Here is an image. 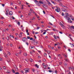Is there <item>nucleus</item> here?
Segmentation results:
<instances>
[{
    "instance_id": "obj_19",
    "label": "nucleus",
    "mask_w": 74,
    "mask_h": 74,
    "mask_svg": "<svg viewBox=\"0 0 74 74\" xmlns=\"http://www.w3.org/2000/svg\"><path fill=\"white\" fill-rule=\"evenodd\" d=\"M29 72V69H27L26 70H25V73H28Z\"/></svg>"
},
{
    "instance_id": "obj_26",
    "label": "nucleus",
    "mask_w": 74,
    "mask_h": 74,
    "mask_svg": "<svg viewBox=\"0 0 74 74\" xmlns=\"http://www.w3.org/2000/svg\"><path fill=\"white\" fill-rule=\"evenodd\" d=\"M4 55L5 58H7V55H6V54L5 53H4Z\"/></svg>"
},
{
    "instance_id": "obj_9",
    "label": "nucleus",
    "mask_w": 74,
    "mask_h": 74,
    "mask_svg": "<svg viewBox=\"0 0 74 74\" xmlns=\"http://www.w3.org/2000/svg\"><path fill=\"white\" fill-rule=\"evenodd\" d=\"M61 9L62 11H64V12H65L67 11V10L64 8H61Z\"/></svg>"
},
{
    "instance_id": "obj_32",
    "label": "nucleus",
    "mask_w": 74,
    "mask_h": 74,
    "mask_svg": "<svg viewBox=\"0 0 74 74\" xmlns=\"http://www.w3.org/2000/svg\"><path fill=\"white\" fill-rule=\"evenodd\" d=\"M71 28L73 29H74V27L73 26H71Z\"/></svg>"
},
{
    "instance_id": "obj_3",
    "label": "nucleus",
    "mask_w": 74,
    "mask_h": 74,
    "mask_svg": "<svg viewBox=\"0 0 74 74\" xmlns=\"http://www.w3.org/2000/svg\"><path fill=\"white\" fill-rule=\"evenodd\" d=\"M46 1L48 3L49 5L50 6H52V4H51V3H50L49 1L47 0H46Z\"/></svg>"
},
{
    "instance_id": "obj_60",
    "label": "nucleus",
    "mask_w": 74,
    "mask_h": 74,
    "mask_svg": "<svg viewBox=\"0 0 74 74\" xmlns=\"http://www.w3.org/2000/svg\"><path fill=\"white\" fill-rule=\"evenodd\" d=\"M48 69H49V70H51V68H50V67H48Z\"/></svg>"
},
{
    "instance_id": "obj_45",
    "label": "nucleus",
    "mask_w": 74,
    "mask_h": 74,
    "mask_svg": "<svg viewBox=\"0 0 74 74\" xmlns=\"http://www.w3.org/2000/svg\"><path fill=\"white\" fill-rule=\"evenodd\" d=\"M38 58L39 59H41V56H38Z\"/></svg>"
},
{
    "instance_id": "obj_47",
    "label": "nucleus",
    "mask_w": 74,
    "mask_h": 74,
    "mask_svg": "<svg viewBox=\"0 0 74 74\" xmlns=\"http://www.w3.org/2000/svg\"><path fill=\"white\" fill-rule=\"evenodd\" d=\"M30 40H33V38H31L30 39Z\"/></svg>"
},
{
    "instance_id": "obj_11",
    "label": "nucleus",
    "mask_w": 74,
    "mask_h": 74,
    "mask_svg": "<svg viewBox=\"0 0 74 74\" xmlns=\"http://www.w3.org/2000/svg\"><path fill=\"white\" fill-rule=\"evenodd\" d=\"M69 70H74V68L73 67L71 68V67H69Z\"/></svg>"
},
{
    "instance_id": "obj_63",
    "label": "nucleus",
    "mask_w": 74,
    "mask_h": 74,
    "mask_svg": "<svg viewBox=\"0 0 74 74\" xmlns=\"http://www.w3.org/2000/svg\"><path fill=\"white\" fill-rule=\"evenodd\" d=\"M2 6L3 7H4V4H2Z\"/></svg>"
},
{
    "instance_id": "obj_24",
    "label": "nucleus",
    "mask_w": 74,
    "mask_h": 74,
    "mask_svg": "<svg viewBox=\"0 0 74 74\" xmlns=\"http://www.w3.org/2000/svg\"><path fill=\"white\" fill-rule=\"evenodd\" d=\"M5 10L6 11H9V10H8V8H6L5 9Z\"/></svg>"
},
{
    "instance_id": "obj_64",
    "label": "nucleus",
    "mask_w": 74,
    "mask_h": 74,
    "mask_svg": "<svg viewBox=\"0 0 74 74\" xmlns=\"http://www.w3.org/2000/svg\"><path fill=\"white\" fill-rule=\"evenodd\" d=\"M48 47H49V48H51V46H50V45H49L48 46Z\"/></svg>"
},
{
    "instance_id": "obj_25",
    "label": "nucleus",
    "mask_w": 74,
    "mask_h": 74,
    "mask_svg": "<svg viewBox=\"0 0 74 74\" xmlns=\"http://www.w3.org/2000/svg\"><path fill=\"white\" fill-rule=\"evenodd\" d=\"M24 55L25 56H27V53H24Z\"/></svg>"
},
{
    "instance_id": "obj_34",
    "label": "nucleus",
    "mask_w": 74,
    "mask_h": 74,
    "mask_svg": "<svg viewBox=\"0 0 74 74\" xmlns=\"http://www.w3.org/2000/svg\"><path fill=\"white\" fill-rule=\"evenodd\" d=\"M68 27H69V28H70V29H71V27L70 26V25H68Z\"/></svg>"
},
{
    "instance_id": "obj_35",
    "label": "nucleus",
    "mask_w": 74,
    "mask_h": 74,
    "mask_svg": "<svg viewBox=\"0 0 74 74\" xmlns=\"http://www.w3.org/2000/svg\"><path fill=\"white\" fill-rule=\"evenodd\" d=\"M64 13H63V12H62V16H64Z\"/></svg>"
},
{
    "instance_id": "obj_50",
    "label": "nucleus",
    "mask_w": 74,
    "mask_h": 74,
    "mask_svg": "<svg viewBox=\"0 0 74 74\" xmlns=\"http://www.w3.org/2000/svg\"><path fill=\"white\" fill-rule=\"evenodd\" d=\"M7 61L8 62H10V60H9V59H8L7 60Z\"/></svg>"
},
{
    "instance_id": "obj_4",
    "label": "nucleus",
    "mask_w": 74,
    "mask_h": 74,
    "mask_svg": "<svg viewBox=\"0 0 74 74\" xmlns=\"http://www.w3.org/2000/svg\"><path fill=\"white\" fill-rule=\"evenodd\" d=\"M69 17L70 18H71L72 20V21H74V18H73V17L72 16H71V15H69Z\"/></svg>"
},
{
    "instance_id": "obj_8",
    "label": "nucleus",
    "mask_w": 74,
    "mask_h": 74,
    "mask_svg": "<svg viewBox=\"0 0 74 74\" xmlns=\"http://www.w3.org/2000/svg\"><path fill=\"white\" fill-rule=\"evenodd\" d=\"M9 15H12L13 14L12 12V11H10V12L9 13Z\"/></svg>"
},
{
    "instance_id": "obj_20",
    "label": "nucleus",
    "mask_w": 74,
    "mask_h": 74,
    "mask_svg": "<svg viewBox=\"0 0 74 74\" xmlns=\"http://www.w3.org/2000/svg\"><path fill=\"white\" fill-rule=\"evenodd\" d=\"M30 61L31 62H33V59L32 58H30Z\"/></svg>"
},
{
    "instance_id": "obj_48",
    "label": "nucleus",
    "mask_w": 74,
    "mask_h": 74,
    "mask_svg": "<svg viewBox=\"0 0 74 74\" xmlns=\"http://www.w3.org/2000/svg\"><path fill=\"white\" fill-rule=\"evenodd\" d=\"M64 65H65V66H67V64L66 63H65L64 64Z\"/></svg>"
},
{
    "instance_id": "obj_5",
    "label": "nucleus",
    "mask_w": 74,
    "mask_h": 74,
    "mask_svg": "<svg viewBox=\"0 0 74 74\" xmlns=\"http://www.w3.org/2000/svg\"><path fill=\"white\" fill-rule=\"evenodd\" d=\"M38 43V41H36L34 42V45H36Z\"/></svg>"
},
{
    "instance_id": "obj_52",
    "label": "nucleus",
    "mask_w": 74,
    "mask_h": 74,
    "mask_svg": "<svg viewBox=\"0 0 74 74\" xmlns=\"http://www.w3.org/2000/svg\"><path fill=\"white\" fill-rule=\"evenodd\" d=\"M0 49H3V47L1 46L0 47Z\"/></svg>"
},
{
    "instance_id": "obj_36",
    "label": "nucleus",
    "mask_w": 74,
    "mask_h": 74,
    "mask_svg": "<svg viewBox=\"0 0 74 74\" xmlns=\"http://www.w3.org/2000/svg\"><path fill=\"white\" fill-rule=\"evenodd\" d=\"M64 56H65V58H67V55H66V54H64Z\"/></svg>"
},
{
    "instance_id": "obj_28",
    "label": "nucleus",
    "mask_w": 74,
    "mask_h": 74,
    "mask_svg": "<svg viewBox=\"0 0 74 74\" xmlns=\"http://www.w3.org/2000/svg\"><path fill=\"white\" fill-rule=\"evenodd\" d=\"M69 37L70 38V39L72 41H74V40H73L71 37H69Z\"/></svg>"
},
{
    "instance_id": "obj_12",
    "label": "nucleus",
    "mask_w": 74,
    "mask_h": 74,
    "mask_svg": "<svg viewBox=\"0 0 74 74\" xmlns=\"http://www.w3.org/2000/svg\"><path fill=\"white\" fill-rule=\"evenodd\" d=\"M23 34V33H21L20 34H19V36L20 38L21 37H22V34Z\"/></svg>"
},
{
    "instance_id": "obj_58",
    "label": "nucleus",
    "mask_w": 74,
    "mask_h": 74,
    "mask_svg": "<svg viewBox=\"0 0 74 74\" xmlns=\"http://www.w3.org/2000/svg\"><path fill=\"white\" fill-rule=\"evenodd\" d=\"M28 30L27 29L26 30V33H28Z\"/></svg>"
},
{
    "instance_id": "obj_41",
    "label": "nucleus",
    "mask_w": 74,
    "mask_h": 74,
    "mask_svg": "<svg viewBox=\"0 0 74 74\" xmlns=\"http://www.w3.org/2000/svg\"><path fill=\"white\" fill-rule=\"evenodd\" d=\"M49 24H50V25H52V23H51V22H49Z\"/></svg>"
},
{
    "instance_id": "obj_51",
    "label": "nucleus",
    "mask_w": 74,
    "mask_h": 74,
    "mask_svg": "<svg viewBox=\"0 0 74 74\" xmlns=\"http://www.w3.org/2000/svg\"><path fill=\"white\" fill-rule=\"evenodd\" d=\"M41 23H44V21H41Z\"/></svg>"
},
{
    "instance_id": "obj_21",
    "label": "nucleus",
    "mask_w": 74,
    "mask_h": 74,
    "mask_svg": "<svg viewBox=\"0 0 74 74\" xmlns=\"http://www.w3.org/2000/svg\"><path fill=\"white\" fill-rule=\"evenodd\" d=\"M56 1L57 2H59L60 1H61V0H54Z\"/></svg>"
},
{
    "instance_id": "obj_23",
    "label": "nucleus",
    "mask_w": 74,
    "mask_h": 74,
    "mask_svg": "<svg viewBox=\"0 0 74 74\" xmlns=\"http://www.w3.org/2000/svg\"><path fill=\"white\" fill-rule=\"evenodd\" d=\"M6 11V13H5V14L6 15H8V12H9V11Z\"/></svg>"
},
{
    "instance_id": "obj_6",
    "label": "nucleus",
    "mask_w": 74,
    "mask_h": 74,
    "mask_svg": "<svg viewBox=\"0 0 74 74\" xmlns=\"http://www.w3.org/2000/svg\"><path fill=\"white\" fill-rule=\"evenodd\" d=\"M60 5L61 6H62V7H63H63H65V8H66V9H67V8H67V6H65L64 5H62V4Z\"/></svg>"
},
{
    "instance_id": "obj_54",
    "label": "nucleus",
    "mask_w": 74,
    "mask_h": 74,
    "mask_svg": "<svg viewBox=\"0 0 74 74\" xmlns=\"http://www.w3.org/2000/svg\"><path fill=\"white\" fill-rule=\"evenodd\" d=\"M32 71L33 72H34V69H32Z\"/></svg>"
},
{
    "instance_id": "obj_1",
    "label": "nucleus",
    "mask_w": 74,
    "mask_h": 74,
    "mask_svg": "<svg viewBox=\"0 0 74 74\" xmlns=\"http://www.w3.org/2000/svg\"><path fill=\"white\" fill-rule=\"evenodd\" d=\"M66 19L68 20V22L69 23H72V21L70 20V18L69 17H67L66 18Z\"/></svg>"
},
{
    "instance_id": "obj_56",
    "label": "nucleus",
    "mask_w": 74,
    "mask_h": 74,
    "mask_svg": "<svg viewBox=\"0 0 74 74\" xmlns=\"http://www.w3.org/2000/svg\"><path fill=\"white\" fill-rule=\"evenodd\" d=\"M6 73H8V74H10V72H8L7 71V72H6Z\"/></svg>"
},
{
    "instance_id": "obj_53",
    "label": "nucleus",
    "mask_w": 74,
    "mask_h": 74,
    "mask_svg": "<svg viewBox=\"0 0 74 74\" xmlns=\"http://www.w3.org/2000/svg\"><path fill=\"white\" fill-rule=\"evenodd\" d=\"M68 74H71V73L69 71Z\"/></svg>"
},
{
    "instance_id": "obj_37",
    "label": "nucleus",
    "mask_w": 74,
    "mask_h": 74,
    "mask_svg": "<svg viewBox=\"0 0 74 74\" xmlns=\"http://www.w3.org/2000/svg\"><path fill=\"white\" fill-rule=\"evenodd\" d=\"M47 53H48L49 54L51 53V52H50V51H47Z\"/></svg>"
},
{
    "instance_id": "obj_27",
    "label": "nucleus",
    "mask_w": 74,
    "mask_h": 74,
    "mask_svg": "<svg viewBox=\"0 0 74 74\" xmlns=\"http://www.w3.org/2000/svg\"><path fill=\"white\" fill-rule=\"evenodd\" d=\"M69 15V14H68V13H66V16L65 17H66V18H67V15Z\"/></svg>"
},
{
    "instance_id": "obj_62",
    "label": "nucleus",
    "mask_w": 74,
    "mask_h": 74,
    "mask_svg": "<svg viewBox=\"0 0 74 74\" xmlns=\"http://www.w3.org/2000/svg\"><path fill=\"white\" fill-rule=\"evenodd\" d=\"M46 33V32H44L43 33V34H45Z\"/></svg>"
},
{
    "instance_id": "obj_22",
    "label": "nucleus",
    "mask_w": 74,
    "mask_h": 74,
    "mask_svg": "<svg viewBox=\"0 0 74 74\" xmlns=\"http://www.w3.org/2000/svg\"><path fill=\"white\" fill-rule=\"evenodd\" d=\"M70 44H71V47H74V44H71V43H70Z\"/></svg>"
},
{
    "instance_id": "obj_61",
    "label": "nucleus",
    "mask_w": 74,
    "mask_h": 74,
    "mask_svg": "<svg viewBox=\"0 0 74 74\" xmlns=\"http://www.w3.org/2000/svg\"><path fill=\"white\" fill-rule=\"evenodd\" d=\"M60 33V34H63V33H62V32H59Z\"/></svg>"
},
{
    "instance_id": "obj_44",
    "label": "nucleus",
    "mask_w": 74,
    "mask_h": 74,
    "mask_svg": "<svg viewBox=\"0 0 74 74\" xmlns=\"http://www.w3.org/2000/svg\"><path fill=\"white\" fill-rule=\"evenodd\" d=\"M17 24H18V25H20V22H18Z\"/></svg>"
},
{
    "instance_id": "obj_7",
    "label": "nucleus",
    "mask_w": 74,
    "mask_h": 74,
    "mask_svg": "<svg viewBox=\"0 0 74 74\" xmlns=\"http://www.w3.org/2000/svg\"><path fill=\"white\" fill-rule=\"evenodd\" d=\"M27 38H24L22 39V40L24 42H25V41L26 40V39Z\"/></svg>"
},
{
    "instance_id": "obj_15",
    "label": "nucleus",
    "mask_w": 74,
    "mask_h": 74,
    "mask_svg": "<svg viewBox=\"0 0 74 74\" xmlns=\"http://www.w3.org/2000/svg\"><path fill=\"white\" fill-rule=\"evenodd\" d=\"M64 60L65 61H66V62H69V60L67 58H65Z\"/></svg>"
},
{
    "instance_id": "obj_57",
    "label": "nucleus",
    "mask_w": 74,
    "mask_h": 74,
    "mask_svg": "<svg viewBox=\"0 0 74 74\" xmlns=\"http://www.w3.org/2000/svg\"><path fill=\"white\" fill-rule=\"evenodd\" d=\"M19 4H21V1H19V2H18Z\"/></svg>"
},
{
    "instance_id": "obj_16",
    "label": "nucleus",
    "mask_w": 74,
    "mask_h": 74,
    "mask_svg": "<svg viewBox=\"0 0 74 74\" xmlns=\"http://www.w3.org/2000/svg\"><path fill=\"white\" fill-rule=\"evenodd\" d=\"M30 10L31 11V12H29L31 13H32V12L33 11V10L32 9H30Z\"/></svg>"
},
{
    "instance_id": "obj_29",
    "label": "nucleus",
    "mask_w": 74,
    "mask_h": 74,
    "mask_svg": "<svg viewBox=\"0 0 74 74\" xmlns=\"http://www.w3.org/2000/svg\"><path fill=\"white\" fill-rule=\"evenodd\" d=\"M12 73H15V71H14V70L12 69Z\"/></svg>"
},
{
    "instance_id": "obj_38",
    "label": "nucleus",
    "mask_w": 74,
    "mask_h": 74,
    "mask_svg": "<svg viewBox=\"0 0 74 74\" xmlns=\"http://www.w3.org/2000/svg\"><path fill=\"white\" fill-rule=\"evenodd\" d=\"M3 69H6V67L5 66H3Z\"/></svg>"
},
{
    "instance_id": "obj_31",
    "label": "nucleus",
    "mask_w": 74,
    "mask_h": 74,
    "mask_svg": "<svg viewBox=\"0 0 74 74\" xmlns=\"http://www.w3.org/2000/svg\"><path fill=\"white\" fill-rule=\"evenodd\" d=\"M38 62H39V63H41V60H39L38 61Z\"/></svg>"
},
{
    "instance_id": "obj_33",
    "label": "nucleus",
    "mask_w": 74,
    "mask_h": 74,
    "mask_svg": "<svg viewBox=\"0 0 74 74\" xmlns=\"http://www.w3.org/2000/svg\"><path fill=\"white\" fill-rule=\"evenodd\" d=\"M13 3L12 2H10V5H13Z\"/></svg>"
},
{
    "instance_id": "obj_46",
    "label": "nucleus",
    "mask_w": 74,
    "mask_h": 74,
    "mask_svg": "<svg viewBox=\"0 0 74 74\" xmlns=\"http://www.w3.org/2000/svg\"><path fill=\"white\" fill-rule=\"evenodd\" d=\"M37 29H40V27H37Z\"/></svg>"
},
{
    "instance_id": "obj_59",
    "label": "nucleus",
    "mask_w": 74,
    "mask_h": 74,
    "mask_svg": "<svg viewBox=\"0 0 74 74\" xmlns=\"http://www.w3.org/2000/svg\"><path fill=\"white\" fill-rule=\"evenodd\" d=\"M26 44L27 45H29V43H28V42H26Z\"/></svg>"
},
{
    "instance_id": "obj_18",
    "label": "nucleus",
    "mask_w": 74,
    "mask_h": 74,
    "mask_svg": "<svg viewBox=\"0 0 74 74\" xmlns=\"http://www.w3.org/2000/svg\"><path fill=\"white\" fill-rule=\"evenodd\" d=\"M35 67H37L38 69V65H37V64H36L35 65Z\"/></svg>"
},
{
    "instance_id": "obj_55",
    "label": "nucleus",
    "mask_w": 74,
    "mask_h": 74,
    "mask_svg": "<svg viewBox=\"0 0 74 74\" xmlns=\"http://www.w3.org/2000/svg\"><path fill=\"white\" fill-rule=\"evenodd\" d=\"M12 31H14L15 30V29H14V28H12Z\"/></svg>"
},
{
    "instance_id": "obj_2",
    "label": "nucleus",
    "mask_w": 74,
    "mask_h": 74,
    "mask_svg": "<svg viewBox=\"0 0 74 74\" xmlns=\"http://www.w3.org/2000/svg\"><path fill=\"white\" fill-rule=\"evenodd\" d=\"M57 9H55L56 11L57 12H60V8H58L57 7Z\"/></svg>"
},
{
    "instance_id": "obj_39",
    "label": "nucleus",
    "mask_w": 74,
    "mask_h": 74,
    "mask_svg": "<svg viewBox=\"0 0 74 74\" xmlns=\"http://www.w3.org/2000/svg\"><path fill=\"white\" fill-rule=\"evenodd\" d=\"M51 2L52 3H53V4H55V3H54V2H53V1H51Z\"/></svg>"
},
{
    "instance_id": "obj_40",
    "label": "nucleus",
    "mask_w": 74,
    "mask_h": 74,
    "mask_svg": "<svg viewBox=\"0 0 74 74\" xmlns=\"http://www.w3.org/2000/svg\"><path fill=\"white\" fill-rule=\"evenodd\" d=\"M27 39H30V38L29 36H27Z\"/></svg>"
},
{
    "instance_id": "obj_42",
    "label": "nucleus",
    "mask_w": 74,
    "mask_h": 74,
    "mask_svg": "<svg viewBox=\"0 0 74 74\" xmlns=\"http://www.w3.org/2000/svg\"><path fill=\"white\" fill-rule=\"evenodd\" d=\"M9 38H12V36H11V35H10Z\"/></svg>"
},
{
    "instance_id": "obj_10",
    "label": "nucleus",
    "mask_w": 74,
    "mask_h": 74,
    "mask_svg": "<svg viewBox=\"0 0 74 74\" xmlns=\"http://www.w3.org/2000/svg\"><path fill=\"white\" fill-rule=\"evenodd\" d=\"M43 68L44 69H46V67L48 66V65H43Z\"/></svg>"
},
{
    "instance_id": "obj_17",
    "label": "nucleus",
    "mask_w": 74,
    "mask_h": 74,
    "mask_svg": "<svg viewBox=\"0 0 74 74\" xmlns=\"http://www.w3.org/2000/svg\"><path fill=\"white\" fill-rule=\"evenodd\" d=\"M61 23V26L62 27H63V28H64V26L62 25V24L61 23Z\"/></svg>"
},
{
    "instance_id": "obj_43",
    "label": "nucleus",
    "mask_w": 74,
    "mask_h": 74,
    "mask_svg": "<svg viewBox=\"0 0 74 74\" xmlns=\"http://www.w3.org/2000/svg\"><path fill=\"white\" fill-rule=\"evenodd\" d=\"M49 72V73H52V71L51 70H49L48 71Z\"/></svg>"
},
{
    "instance_id": "obj_13",
    "label": "nucleus",
    "mask_w": 74,
    "mask_h": 74,
    "mask_svg": "<svg viewBox=\"0 0 74 74\" xmlns=\"http://www.w3.org/2000/svg\"><path fill=\"white\" fill-rule=\"evenodd\" d=\"M7 55H8V56H10V52L9 51L7 52Z\"/></svg>"
},
{
    "instance_id": "obj_49",
    "label": "nucleus",
    "mask_w": 74,
    "mask_h": 74,
    "mask_svg": "<svg viewBox=\"0 0 74 74\" xmlns=\"http://www.w3.org/2000/svg\"><path fill=\"white\" fill-rule=\"evenodd\" d=\"M15 74H19V72H17L15 73Z\"/></svg>"
},
{
    "instance_id": "obj_14",
    "label": "nucleus",
    "mask_w": 74,
    "mask_h": 74,
    "mask_svg": "<svg viewBox=\"0 0 74 74\" xmlns=\"http://www.w3.org/2000/svg\"><path fill=\"white\" fill-rule=\"evenodd\" d=\"M39 3H40V4H43V2H42V1H39Z\"/></svg>"
},
{
    "instance_id": "obj_30",
    "label": "nucleus",
    "mask_w": 74,
    "mask_h": 74,
    "mask_svg": "<svg viewBox=\"0 0 74 74\" xmlns=\"http://www.w3.org/2000/svg\"><path fill=\"white\" fill-rule=\"evenodd\" d=\"M47 55V54L46 53H44V56H46Z\"/></svg>"
}]
</instances>
